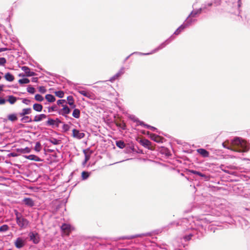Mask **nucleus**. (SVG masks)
<instances>
[{"label": "nucleus", "mask_w": 250, "mask_h": 250, "mask_svg": "<svg viewBox=\"0 0 250 250\" xmlns=\"http://www.w3.org/2000/svg\"><path fill=\"white\" fill-rule=\"evenodd\" d=\"M72 116L75 118H79L80 116V111L79 109H75L72 113Z\"/></svg>", "instance_id": "b1692460"}, {"label": "nucleus", "mask_w": 250, "mask_h": 250, "mask_svg": "<svg viewBox=\"0 0 250 250\" xmlns=\"http://www.w3.org/2000/svg\"><path fill=\"white\" fill-rule=\"evenodd\" d=\"M197 151L204 157H208L209 156V152L205 149L199 148L197 150Z\"/></svg>", "instance_id": "ddd939ff"}, {"label": "nucleus", "mask_w": 250, "mask_h": 250, "mask_svg": "<svg viewBox=\"0 0 250 250\" xmlns=\"http://www.w3.org/2000/svg\"><path fill=\"white\" fill-rule=\"evenodd\" d=\"M123 74V72L122 71H119L118 72L116 75V77L118 79L119 77H120Z\"/></svg>", "instance_id": "8fccbe9b"}, {"label": "nucleus", "mask_w": 250, "mask_h": 250, "mask_svg": "<svg viewBox=\"0 0 250 250\" xmlns=\"http://www.w3.org/2000/svg\"><path fill=\"white\" fill-rule=\"evenodd\" d=\"M49 142L53 145H59L60 144L61 141L57 139L52 138L49 140Z\"/></svg>", "instance_id": "c85d7f7f"}, {"label": "nucleus", "mask_w": 250, "mask_h": 250, "mask_svg": "<svg viewBox=\"0 0 250 250\" xmlns=\"http://www.w3.org/2000/svg\"><path fill=\"white\" fill-rule=\"evenodd\" d=\"M116 125L117 126H119L121 127L122 129L125 130V129L126 125L125 123L121 122V123H116Z\"/></svg>", "instance_id": "c9c22d12"}, {"label": "nucleus", "mask_w": 250, "mask_h": 250, "mask_svg": "<svg viewBox=\"0 0 250 250\" xmlns=\"http://www.w3.org/2000/svg\"><path fill=\"white\" fill-rule=\"evenodd\" d=\"M192 236V234H189V235H188L185 236L184 237V239H185L186 240H187V241H188V240H190V239H191V238Z\"/></svg>", "instance_id": "a18cd8bd"}, {"label": "nucleus", "mask_w": 250, "mask_h": 250, "mask_svg": "<svg viewBox=\"0 0 250 250\" xmlns=\"http://www.w3.org/2000/svg\"><path fill=\"white\" fill-rule=\"evenodd\" d=\"M31 112V109L30 108H24L22 110V112L20 113L21 116H24L25 115L29 114Z\"/></svg>", "instance_id": "412c9836"}, {"label": "nucleus", "mask_w": 250, "mask_h": 250, "mask_svg": "<svg viewBox=\"0 0 250 250\" xmlns=\"http://www.w3.org/2000/svg\"><path fill=\"white\" fill-rule=\"evenodd\" d=\"M21 70L23 71L25 73L24 74H20V76H33L36 75V73L33 71H30V69L27 66H22L21 67Z\"/></svg>", "instance_id": "20e7f679"}, {"label": "nucleus", "mask_w": 250, "mask_h": 250, "mask_svg": "<svg viewBox=\"0 0 250 250\" xmlns=\"http://www.w3.org/2000/svg\"><path fill=\"white\" fill-rule=\"evenodd\" d=\"M225 144H226V143H224L223 144V145L224 147H227V148H228V147H227V146H226V145H225Z\"/></svg>", "instance_id": "bf43d9fd"}, {"label": "nucleus", "mask_w": 250, "mask_h": 250, "mask_svg": "<svg viewBox=\"0 0 250 250\" xmlns=\"http://www.w3.org/2000/svg\"><path fill=\"white\" fill-rule=\"evenodd\" d=\"M200 12H194V11H192L190 15H189L190 17H194L196 16V15L198 13H199Z\"/></svg>", "instance_id": "49530a36"}, {"label": "nucleus", "mask_w": 250, "mask_h": 250, "mask_svg": "<svg viewBox=\"0 0 250 250\" xmlns=\"http://www.w3.org/2000/svg\"><path fill=\"white\" fill-rule=\"evenodd\" d=\"M4 77L9 82H12L14 80V76L9 72L5 74Z\"/></svg>", "instance_id": "6ab92c4d"}, {"label": "nucleus", "mask_w": 250, "mask_h": 250, "mask_svg": "<svg viewBox=\"0 0 250 250\" xmlns=\"http://www.w3.org/2000/svg\"><path fill=\"white\" fill-rule=\"evenodd\" d=\"M56 110V106L54 105L48 108V112L54 111Z\"/></svg>", "instance_id": "37998d69"}, {"label": "nucleus", "mask_w": 250, "mask_h": 250, "mask_svg": "<svg viewBox=\"0 0 250 250\" xmlns=\"http://www.w3.org/2000/svg\"><path fill=\"white\" fill-rule=\"evenodd\" d=\"M6 62V60L4 58H0V65H4Z\"/></svg>", "instance_id": "a19ab883"}, {"label": "nucleus", "mask_w": 250, "mask_h": 250, "mask_svg": "<svg viewBox=\"0 0 250 250\" xmlns=\"http://www.w3.org/2000/svg\"><path fill=\"white\" fill-rule=\"evenodd\" d=\"M39 91L42 93H44L46 92V89L44 86H40L39 87Z\"/></svg>", "instance_id": "c03bdc74"}, {"label": "nucleus", "mask_w": 250, "mask_h": 250, "mask_svg": "<svg viewBox=\"0 0 250 250\" xmlns=\"http://www.w3.org/2000/svg\"><path fill=\"white\" fill-rule=\"evenodd\" d=\"M46 124L47 125H56V121H55V120H53L52 119H49L48 121L46 122Z\"/></svg>", "instance_id": "72a5a7b5"}, {"label": "nucleus", "mask_w": 250, "mask_h": 250, "mask_svg": "<svg viewBox=\"0 0 250 250\" xmlns=\"http://www.w3.org/2000/svg\"><path fill=\"white\" fill-rule=\"evenodd\" d=\"M66 103L65 100H59L57 101V104L58 105L62 104L64 105L63 104Z\"/></svg>", "instance_id": "79ce46f5"}, {"label": "nucleus", "mask_w": 250, "mask_h": 250, "mask_svg": "<svg viewBox=\"0 0 250 250\" xmlns=\"http://www.w3.org/2000/svg\"><path fill=\"white\" fill-rule=\"evenodd\" d=\"M68 104L72 107L74 108L76 105L74 104V100L72 96H69L67 97Z\"/></svg>", "instance_id": "dca6fc26"}, {"label": "nucleus", "mask_w": 250, "mask_h": 250, "mask_svg": "<svg viewBox=\"0 0 250 250\" xmlns=\"http://www.w3.org/2000/svg\"><path fill=\"white\" fill-rule=\"evenodd\" d=\"M79 93L81 95H83V96H84L85 97H89L90 96V93H89V92H87L86 91H84V90L80 91Z\"/></svg>", "instance_id": "4c0bfd02"}, {"label": "nucleus", "mask_w": 250, "mask_h": 250, "mask_svg": "<svg viewBox=\"0 0 250 250\" xmlns=\"http://www.w3.org/2000/svg\"><path fill=\"white\" fill-rule=\"evenodd\" d=\"M41 148L42 147L41 143L39 142H36L34 148L35 150L37 152H39L41 151Z\"/></svg>", "instance_id": "2f4dec72"}, {"label": "nucleus", "mask_w": 250, "mask_h": 250, "mask_svg": "<svg viewBox=\"0 0 250 250\" xmlns=\"http://www.w3.org/2000/svg\"><path fill=\"white\" fill-rule=\"evenodd\" d=\"M33 108L36 111L40 112L42 109V106L39 104H35L33 106Z\"/></svg>", "instance_id": "aec40b11"}, {"label": "nucleus", "mask_w": 250, "mask_h": 250, "mask_svg": "<svg viewBox=\"0 0 250 250\" xmlns=\"http://www.w3.org/2000/svg\"><path fill=\"white\" fill-rule=\"evenodd\" d=\"M7 118L9 121L12 122H14L18 120V118L15 114H9Z\"/></svg>", "instance_id": "393cba45"}, {"label": "nucleus", "mask_w": 250, "mask_h": 250, "mask_svg": "<svg viewBox=\"0 0 250 250\" xmlns=\"http://www.w3.org/2000/svg\"><path fill=\"white\" fill-rule=\"evenodd\" d=\"M62 106L63 108L59 112V113L66 117V115L70 112V109L66 105H62Z\"/></svg>", "instance_id": "6e6552de"}, {"label": "nucleus", "mask_w": 250, "mask_h": 250, "mask_svg": "<svg viewBox=\"0 0 250 250\" xmlns=\"http://www.w3.org/2000/svg\"><path fill=\"white\" fill-rule=\"evenodd\" d=\"M27 90L28 92L31 93V94H33L35 92V88L31 86L28 87L27 89Z\"/></svg>", "instance_id": "ea45409f"}, {"label": "nucleus", "mask_w": 250, "mask_h": 250, "mask_svg": "<svg viewBox=\"0 0 250 250\" xmlns=\"http://www.w3.org/2000/svg\"><path fill=\"white\" fill-rule=\"evenodd\" d=\"M63 128H64V129H65L66 130H67V129H68V125H63Z\"/></svg>", "instance_id": "4d7b16f0"}, {"label": "nucleus", "mask_w": 250, "mask_h": 250, "mask_svg": "<svg viewBox=\"0 0 250 250\" xmlns=\"http://www.w3.org/2000/svg\"><path fill=\"white\" fill-rule=\"evenodd\" d=\"M116 79H117V78L116 77V76L115 75L112 78H110V81L111 82H113V81H114Z\"/></svg>", "instance_id": "3c124183"}, {"label": "nucleus", "mask_w": 250, "mask_h": 250, "mask_svg": "<svg viewBox=\"0 0 250 250\" xmlns=\"http://www.w3.org/2000/svg\"><path fill=\"white\" fill-rule=\"evenodd\" d=\"M22 102L25 104H28L30 102V101L26 99H24L22 101Z\"/></svg>", "instance_id": "de8ad7c7"}, {"label": "nucleus", "mask_w": 250, "mask_h": 250, "mask_svg": "<svg viewBox=\"0 0 250 250\" xmlns=\"http://www.w3.org/2000/svg\"><path fill=\"white\" fill-rule=\"evenodd\" d=\"M23 202L28 207H32L34 206V201L30 198H25L23 200Z\"/></svg>", "instance_id": "9d476101"}, {"label": "nucleus", "mask_w": 250, "mask_h": 250, "mask_svg": "<svg viewBox=\"0 0 250 250\" xmlns=\"http://www.w3.org/2000/svg\"><path fill=\"white\" fill-rule=\"evenodd\" d=\"M30 240L32 241L34 244H37L40 241V237L37 233L31 232L29 234Z\"/></svg>", "instance_id": "7ed1b4c3"}, {"label": "nucleus", "mask_w": 250, "mask_h": 250, "mask_svg": "<svg viewBox=\"0 0 250 250\" xmlns=\"http://www.w3.org/2000/svg\"><path fill=\"white\" fill-rule=\"evenodd\" d=\"M31 151V149L29 147H26L24 148H17V152L21 153H27Z\"/></svg>", "instance_id": "f3484780"}, {"label": "nucleus", "mask_w": 250, "mask_h": 250, "mask_svg": "<svg viewBox=\"0 0 250 250\" xmlns=\"http://www.w3.org/2000/svg\"><path fill=\"white\" fill-rule=\"evenodd\" d=\"M73 137L81 139L83 138L85 136V134L83 132H80L78 130L76 129H73L72 130V135Z\"/></svg>", "instance_id": "0eeeda50"}, {"label": "nucleus", "mask_w": 250, "mask_h": 250, "mask_svg": "<svg viewBox=\"0 0 250 250\" xmlns=\"http://www.w3.org/2000/svg\"><path fill=\"white\" fill-rule=\"evenodd\" d=\"M187 24H183L181 25L174 32V34L175 35H178L180 33L183 31L187 27H188Z\"/></svg>", "instance_id": "4468645a"}, {"label": "nucleus", "mask_w": 250, "mask_h": 250, "mask_svg": "<svg viewBox=\"0 0 250 250\" xmlns=\"http://www.w3.org/2000/svg\"><path fill=\"white\" fill-rule=\"evenodd\" d=\"M11 155L13 156H16V155H15L14 153H11Z\"/></svg>", "instance_id": "052dcab7"}, {"label": "nucleus", "mask_w": 250, "mask_h": 250, "mask_svg": "<svg viewBox=\"0 0 250 250\" xmlns=\"http://www.w3.org/2000/svg\"><path fill=\"white\" fill-rule=\"evenodd\" d=\"M139 143L145 147L153 150L154 148L151 146V143L148 140L146 139H142L139 140Z\"/></svg>", "instance_id": "39448f33"}, {"label": "nucleus", "mask_w": 250, "mask_h": 250, "mask_svg": "<svg viewBox=\"0 0 250 250\" xmlns=\"http://www.w3.org/2000/svg\"><path fill=\"white\" fill-rule=\"evenodd\" d=\"M190 172L194 174H196V175H198L201 177H204L205 178V179H208V177L207 176H206V175L202 173L201 172H199V171H196V170H190Z\"/></svg>", "instance_id": "5701e85b"}, {"label": "nucleus", "mask_w": 250, "mask_h": 250, "mask_svg": "<svg viewBox=\"0 0 250 250\" xmlns=\"http://www.w3.org/2000/svg\"><path fill=\"white\" fill-rule=\"evenodd\" d=\"M6 102V101L5 99L2 98H0V105L1 104H4Z\"/></svg>", "instance_id": "09e8293b"}, {"label": "nucleus", "mask_w": 250, "mask_h": 250, "mask_svg": "<svg viewBox=\"0 0 250 250\" xmlns=\"http://www.w3.org/2000/svg\"><path fill=\"white\" fill-rule=\"evenodd\" d=\"M8 50L7 48H0V52L5 51Z\"/></svg>", "instance_id": "603ef678"}, {"label": "nucleus", "mask_w": 250, "mask_h": 250, "mask_svg": "<svg viewBox=\"0 0 250 250\" xmlns=\"http://www.w3.org/2000/svg\"><path fill=\"white\" fill-rule=\"evenodd\" d=\"M55 94L56 96L59 98H62L64 96V92L62 91H58L55 92Z\"/></svg>", "instance_id": "f704fd0d"}, {"label": "nucleus", "mask_w": 250, "mask_h": 250, "mask_svg": "<svg viewBox=\"0 0 250 250\" xmlns=\"http://www.w3.org/2000/svg\"><path fill=\"white\" fill-rule=\"evenodd\" d=\"M9 228L7 225H3L0 227V232H5L9 229Z\"/></svg>", "instance_id": "7c9ffc66"}, {"label": "nucleus", "mask_w": 250, "mask_h": 250, "mask_svg": "<svg viewBox=\"0 0 250 250\" xmlns=\"http://www.w3.org/2000/svg\"><path fill=\"white\" fill-rule=\"evenodd\" d=\"M46 100L50 103H52L55 101V97L51 95V94H47L45 95V97Z\"/></svg>", "instance_id": "a211bd4d"}, {"label": "nucleus", "mask_w": 250, "mask_h": 250, "mask_svg": "<svg viewBox=\"0 0 250 250\" xmlns=\"http://www.w3.org/2000/svg\"><path fill=\"white\" fill-rule=\"evenodd\" d=\"M228 148L239 152H247L249 149L246 142L238 138L232 140Z\"/></svg>", "instance_id": "f257e3e1"}, {"label": "nucleus", "mask_w": 250, "mask_h": 250, "mask_svg": "<svg viewBox=\"0 0 250 250\" xmlns=\"http://www.w3.org/2000/svg\"><path fill=\"white\" fill-rule=\"evenodd\" d=\"M35 99L38 102H42L44 98L40 94H37L35 96Z\"/></svg>", "instance_id": "473e14b6"}, {"label": "nucleus", "mask_w": 250, "mask_h": 250, "mask_svg": "<svg viewBox=\"0 0 250 250\" xmlns=\"http://www.w3.org/2000/svg\"><path fill=\"white\" fill-rule=\"evenodd\" d=\"M89 176V174L88 172L83 171L82 172V177L83 180L87 179Z\"/></svg>", "instance_id": "e433bc0d"}, {"label": "nucleus", "mask_w": 250, "mask_h": 250, "mask_svg": "<svg viewBox=\"0 0 250 250\" xmlns=\"http://www.w3.org/2000/svg\"><path fill=\"white\" fill-rule=\"evenodd\" d=\"M15 215L16 217V222L18 225L21 229L26 228L29 225V221L16 210H15Z\"/></svg>", "instance_id": "f03ea898"}, {"label": "nucleus", "mask_w": 250, "mask_h": 250, "mask_svg": "<svg viewBox=\"0 0 250 250\" xmlns=\"http://www.w3.org/2000/svg\"><path fill=\"white\" fill-rule=\"evenodd\" d=\"M18 82L20 84H22L28 83L30 82V80L27 78H23V79H20L18 81Z\"/></svg>", "instance_id": "c756f323"}, {"label": "nucleus", "mask_w": 250, "mask_h": 250, "mask_svg": "<svg viewBox=\"0 0 250 250\" xmlns=\"http://www.w3.org/2000/svg\"><path fill=\"white\" fill-rule=\"evenodd\" d=\"M25 240L21 237H18L14 242L15 247L18 249H20L23 247L25 245Z\"/></svg>", "instance_id": "423d86ee"}, {"label": "nucleus", "mask_w": 250, "mask_h": 250, "mask_svg": "<svg viewBox=\"0 0 250 250\" xmlns=\"http://www.w3.org/2000/svg\"><path fill=\"white\" fill-rule=\"evenodd\" d=\"M7 101L11 104H13L17 101L16 97L13 95H10L8 96Z\"/></svg>", "instance_id": "4be33fe9"}, {"label": "nucleus", "mask_w": 250, "mask_h": 250, "mask_svg": "<svg viewBox=\"0 0 250 250\" xmlns=\"http://www.w3.org/2000/svg\"><path fill=\"white\" fill-rule=\"evenodd\" d=\"M135 121H137V120H135ZM138 122H139V125H144V126H146L147 127V128H150L151 129V130H154L155 129V128L154 127H152V126H151L150 125H146L144 124V123L142 122H140L139 121H138Z\"/></svg>", "instance_id": "58836bf2"}, {"label": "nucleus", "mask_w": 250, "mask_h": 250, "mask_svg": "<svg viewBox=\"0 0 250 250\" xmlns=\"http://www.w3.org/2000/svg\"><path fill=\"white\" fill-rule=\"evenodd\" d=\"M4 87L3 85H0V92L3 90V88Z\"/></svg>", "instance_id": "6e6d98bb"}, {"label": "nucleus", "mask_w": 250, "mask_h": 250, "mask_svg": "<svg viewBox=\"0 0 250 250\" xmlns=\"http://www.w3.org/2000/svg\"><path fill=\"white\" fill-rule=\"evenodd\" d=\"M151 139L157 143L162 142L163 138L158 135L152 134L150 135Z\"/></svg>", "instance_id": "f8f14e48"}, {"label": "nucleus", "mask_w": 250, "mask_h": 250, "mask_svg": "<svg viewBox=\"0 0 250 250\" xmlns=\"http://www.w3.org/2000/svg\"><path fill=\"white\" fill-rule=\"evenodd\" d=\"M38 80V79L37 77H34V78H32V81L34 82H37Z\"/></svg>", "instance_id": "864d4df0"}, {"label": "nucleus", "mask_w": 250, "mask_h": 250, "mask_svg": "<svg viewBox=\"0 0 250 250\" xmlns=\"http://www.w3.org/2000/svg\"><path fill=\"white\" fill-rule=\"evenodd\" d=\"M21 121L23 123H30L31 122L32 119L29 116H24L21 119Z\"/></svg>", "instance_id": "bb28decb"}, {"label": "nucleus", "mask_w": 250, "mask_h": 250, "mask_svg": "<svg viewBox=\"0 0 250 250\" xmlns=\"http://www.w3.org/2000/svg\"><path fill=\"white\" fill-rule=\"evenodd\" d=\"M55 121H56V125L58 126L60 123H61V121L58 119H56V120H55Z\"/></svg>", "instance_id": "5fc2aeb1"}, {"label": "nucleus", "mask_w": 250, "mask_h": 250, "mask_svg": "<svg viewBox=\"0 0 250 250\" xmlns=\"http://www.w3.org/2000/svg\"><path fill=\"white\" fill-rule=\"evenodd\" d=\"M143 235H137L135 236H134V237H132V238H134V237H142Z\"/></svg>", "instance_id": "13d9d810"}, {"label": "nucleus", "mask_w": 250, "mask_h": 250, "mask_svg": "<svg viewBox=\"0 0 250 250\" xmlns=\"http://www.w3.org/2000/svg\"><path fill=\"white\" fill-rule=\"evenodd\" d=\"M116 146L120 148H123L125 147V144L123 141H119L116 143Z\"/></svg>", "instance_id": "cd10ccee"}, {"label": "nucleus", "mask_w": 250, "mask_h": 250, "mask_svg": "<svg viewBox=\"0 0 250 250\" xmlns=\"http://www.w3.org/2000/svg\"><path fill=\"white\" fill-rule=\"evenodd\" d=\"M61 229L62 231L64 233H66L67 235H69V233L71 231L70 225L63 224L61 227Z\"/></svg>", "instance_id": "1a4fd4ad"}, {"label": "nucleus", "mask_w": 250, "mask_h": 250, "mask_svg": "<svg viewBox=\"0 0 250 250\" xmlns=\"http://www.w3.org/2000/svg\"><path fill=\"white\" fill-rule=\"evenodd\" d=\"M25 157L30 160L35 161L36 162H41L42 160L38 156L35 155H30L28 156H25Z\"/></svg>", "instance_id": "9b49d317"}, {"label": "nucleus", "mask_w": 250, "mask_h": 250, "mask_svg": "<svg viewBox=\"0 0 250 250\" xmlns=\"http://www.w3.org/2000/svg\"><path fill=\"white\" fill-rule=\"evenodd\" d=\"M46 118V115L43 114H40L39 115H36L35 116L33 121L35 122H40L42 120L45 119Z\"/></svg>", "instance_id": "2eb2a0df"}, {"label": "nucleus", "mask_w": 250, "mask_h": 250, "mask_svg": "<svg viewBox=\"0 0 250 250\" xmlns=\"http://www.w3.org/2000/svg\"><path fill=\"white\" fill-rule=\"evenodd\" d=\"M84 154V161L83 162V165L85 164L86 162L89 160L90 158V154H88L87 153L86 150H83V151Z\"/></svg>", "instance_id": "a878e982"}]
</instances>
